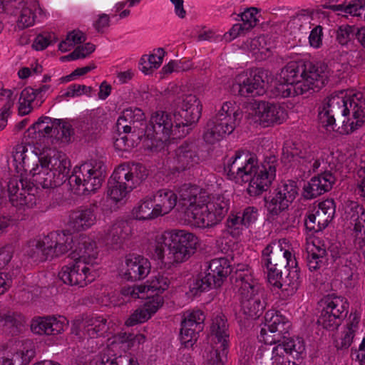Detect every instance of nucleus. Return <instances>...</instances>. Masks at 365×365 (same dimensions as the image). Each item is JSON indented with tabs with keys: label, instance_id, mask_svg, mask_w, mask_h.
Listing matches in <instances>:
<instances>
[{
	"label": "nucleus",
	"instance_id": "obj_1",
	"mask_svg": "<svg viewBox=\"0 0 365 365\" xmlns=\"http://www.w3.org/2000/svg\"><path fill=\"white\" fill-rule=\"evenodd\" d=\"M13 160L18 173L29 171L33 190L34 187L52 188L61 185V180L55 178V174L47 165H43L41 158L34 152L32 146L23 143L16 145L13 151Z\"/></svg>",
	"mask_w": 365,
	"mask_h": 365
},
{
	"label": "nucleus",
	"instance_id": "obj_2",
	"mask_svg": "<svg viewBox=\"0 0 365 365\" xmlns=\"http://www.w3.org/2000/svg\"><path fill=\"white\" fill-rule=\"evenodd\" d=\"M141 109L134 107L125 109L116 122L118 137L114 146L118 150L128 151L136 147L140 141L144 143L145 123Z\"/></svg>",
	"mask_w": 365,
	"mask_h": 365
},
{
	"label": "nucleus",
	"instance_id": "obj_3",
	"mask_svg": "<svg viewBox=\"0 0 365 365\" xmlns=\"http://www.w3.org/2000/svg\"><path fill=\"white\" fill-rule=\"evenodd\" d=\"M148 175L147 169L140 163L120 165L108 180V195L114 202H120L140 185Z\"/></svg>",
	"mask_w": 365,
	"mask_h": 365
},
{
	"label": "nucleus",
	"instance_id": "obj_4",
	"mask_svg": "<svg viewBox=\"0 0 365 365\" xmlns=\"http://www.w3.org/2000/svg\"><path fill=\"white\" fill-rule=\"evenodd\" d=\"M242 116V112L235 103H224L218 113L207 121L203 133L205 141L214 144L231 134Z\"/></svg>",
	"mask_w": 365,
	"mask_h": 365
},
{
	"label": "nucleus",
	"instance_id": "obj_5",
	"mask_svg": "<svg viewBox=\"0 0 365 365\" xmlns=\"http://www.w3.org/2000/svg\"><path fill=\"white\" fill-rule=\"evenodd\" d=\"M73 246V235L68 231L58 230L34 241L29 255L34 261L43 262L66 254Z\"/></svg>",
	"mask_w": 365,
	"mask_h": 365
},
{
	"label": "nucleus",
	"instance_id": "obj_6",
	"mask_svg": "<svg viewBox=\"0 0 365 365\" xmlns=\"http://www.w3.org/2000/svg\"><path fill=\"white\" fill-rule=\"evenodd\" d=\"M106 175V166L102 161H91L76 167L68 182L78 195H88L98 190Z\"/></svg>",
	"mask_w": 365,
	"mask_h": 365
},
{
	"label": "nucleus",
	"instance_id": "obj_7",
	"mask_svg": "<svg viewBox=\"0 0 365 365\" xmlns=\"http://www.w3.org/2000/svg\"><path fill=\"white\" fill-rule=\"evenodd\" d=\"M29 135L38 141L46 140L52 145L68 143L73 135L71 124L61 119L51 118L48 116H41L27 130Z\"/></svg>",
	"mask_w": 365,
	"mask_h": 365
},
{
	"label": "nucleus",
	"instance_id": "obj_8",
	"mask_svg": "<svg viewBox=\"0 0 365 365\" xmlns=\"http://www.w3.org/2000/svg\"><path fill=\"white\" fill-rule=\"evenodd\" d=\"M162 238L165 245L168 246V258L175 263L187 260L195 253L199 244L198 237L185 230L165 231Z\"/></svg>",
	"mask_w": 365,
	"mask_h": 365
},
{
	"label": "nucleus",
	"instance_id": "obj_9",
	"mask_svg": "<svg viewBox=\"0 0 365 365\" xmlns=\"http://www.w3.org/2000/svg\"><path fill=\"white\" fill-rule=\"evenodd\" d=\"M182 129V126H176L172 115L163 110L153 113L148 123L145 125L144 133V145L148 148L158 146V143H165L173 136V138H180L175 135V130Z\"/></svg>",
	"mask_w": 365,
	"mask_h": 365
},
{
	"label": "nucleus",
	"instance_id": "obj_10",
	"mask_svg": "<svg viewBox=\"0 0 365 365\" xmlns=\"http://www.w3.org/2000/svg\"><path fill=\"white\" fill-rule=\"evenodd\" d=\"M285 240L272 242L262 251V262L268 269V281L277 278L283 269L297 265L295 256L286 248Z\"/></svg>",
	"mask_w": 365,
	"mask_h": 365
},
{
	"label": "nucleus",
	"instance_id": "obj_11",
	"mask_svg": "<svg viewBox=\"0 0 365 365\" xmlns=\"http://www.w3.org/2000/svg\"><path fill=\"white\" fill-rule=\"evenodd\" d=\"M175 104L176 108L173 113L176 126H182V129L177 128L175 135L185 137L200 118L202 105L196 96L192 94L183 95L178 98Z\"/></svg>",
	"mask_w": 365,
	"mask_h": 365
},
{
	"label": "nucleus",
	"instance_id": "obj_12",
	"mask_svg": "<svg viewBox=\"0 0 365 365\" xmlns=\"http://www.w3.org/2000/svg\"><path fill=\"white\" fill-rule=\"evenodd\" d=\"M264 327L261 329L258 336L265 344H284L287 339H302L289 337L290 322L279 312L269 310L265 313Z\"/></svg>",
	"mask_w": 365,
	"mask_h": 365
},
{
	"label": "nucleus",
	"instance_id": "obj_13",
	"mask_svg": "<svg viewBox=\"0 0 365 365\" xmlns=\"http://www.w3.org/2000/svg\"><path fill=\"white\" fill-rule=\"evenodd\" d=\"M348 98L344 96V93L332 94L327 97L321 107L319 108V120L320 123L327 130H341V128H336V121H341L342 118L348 115Z\"/></svg>",
	"mask_w": 365,
	"mask_h": 365
},
{
	"label": "nucleus",
	"instance_id": "obj_14",
	"mask_svg": "<svg viewBox=\"0 0 365 365\" xmlns=\"http://www.w3.org/2000/svg\"><path fill=\"white\" fill-rule=\"evenodd\" d=\"M322 310L317 323L324 329L334 330L346 317L349 303L346 298L335 294H329L322 301Z\"/></svg>",
	"mask_w": 365,
	"mask_h": 365
},
{
	"label": "nucleus",
	"instance_id": "obj_15",
	"mask_svg": "<svg viewBox=\"0 0 365 365\" xmlns=\"http://www.w3.org/2000/svg\"><path fill=\"white\" fill-rule=\"evenodd\" d=\"M277 160L275 156L266 158L261 165L257 160L253 171L250 173L247 182V192L251 196H258L272 185L276 177Z\"/></svg>",
	"mask_w": 365,
	"mask_h": 365
},
{
	"label": "nucleus",
	"instance_id": "obj_16",
	"mask_svg": "<svg viewBox=\"0 0 365 365\" xmlns=\"http://www.w3.org/2000/svg\"><path fill=\"white\" fill-rule=\"evenodd\" d=\"M213 351L210 352V361L212 364L220 365L226 359L228 353L230 332L227 319L224 315H217L210 326Z\"/></svg>",
	"mask_w": 365,
	"mask_h": 365
},
{
	"label": "nucleus",
	"instance_id": "obj_17",
	"mask_svg": "<svg viewBox=\"0 0 365 365\" xmlns=\"http://www.w3.org/2000/svg\"><path fill=\"white\" fill-rule=\"evenodd\" d=\"M237 289L243 313L248 317L257 319L264 312L266 303L263 298V289L257 282H249Z\"/></svg>",
	"mask_w": 365,
	"mask_h": 365
},
{
	"label": "nucleus",
	"instance_id": "obj_18",
	"mask_svg": "<svg viewBox=\"0 0 365 365\" xmlns=\"http://www.w3.org/2000/svg\"><path fill=\"white\" fill-rule=\"evenodd\" d=\"M298 194L297 182L294 180L281 182L269 200H265V207L269 217L274 219L287 210Z\"/></svg>",
	"mask_w": 365,
	"mask_h": 365
},
{
	"label": "nucleus",
	"instance_id": "obj_19",
	"mask_svg": "<svg viewBox=\"0 0 365 365\" xmlns=\"http://www.w3.org/2000/svg\"><path fill=\"white\" fill-rule=\"evenodd\" d=\"M257 160L256 156L250 153L238 150L225 163L224 171L230 180L247 182Z\"/></svg>",
	"mask_w": 365,
	"mask_h": 365
},
{
	"label": "nucleus",
	"instance_id": "obj_20",
	"mask_svg": "<svg viewBox=\"0 0 365 365\" xmlns=\"http://www.w3.org/2000/svg\"><path fill=\"white\" fill-rule=\"evenodd\" d=\"M283 155L287 158L291 157L299 164L304 173L315 172L321 164L314 151L307 143H286L283 148Z\"/></svg>",
	"mask_w": 365,
	"mask_h": 365
},
{
	"label": "nucleus",
	"instance_id": "obj_21",
	"mask_svg": "<svg viewBox=\"0 0 365 365\" xmlns=\"http://www.w3.org/2000/svg\"><path fill=\"white\" fill-rule=\"evenodd\" d=\"M304 351L303 339H287L273 348L272 365H297Z\"/></svg>",
	"mask_w": 365,
	"mask_h": 365
},
{
	"label": "nucleus",
	"instance_id": "obj_22",
	"mask_svg": "<svg viewBox=\"0 0 365 365\" xmlns=\"http://www.w3.org/2000/svg\"><path fill=\"white\" fill-rule=\"evenodd\" d=\"M268 83V71L257 68L250 71L248 76L244 79L239 78L233 84V91L245 97L262 96L265 93L266 84Z\"/></svg>",
	"mask_w": 365,
	"mask_h": 365
},
{
	"label": "nucleus",
	"instance_id": "obj_23",
	"mask_svg": "<svg viewBox=\"0 0 365 365\" xmlns=\"http://www.w3.org/2000/svg\"><path fill=\"white\" fill-rule=\"evenodd\" d=\"M93 272L94 270L85 262L75 259L72 263L61 268L58 277L65 284L84 287L94 280Z\"/></svg>",
	"mask_w": 365,
	"mask_h": 365
},
{
	"label": "nucleus",
	"instance_id": "obj_24",
	"mask_svg": "<svg viewBox=\"0 0 365 365\" xmlns=\"http://www.w3.org/2000/svg\"><path fill=\"white\" fill-rule=\"evenodd\" d=\"M23 172L11 176L7 182L8 192L10 201L16 207L30 206L34 199L33 186L23 177Z\"/></svg>",
	"mask_w": 365,
	"mask_h": 365
},
{
	"label": "nucleus",
	"instance_id": "obj_25",
	"mask_svg": "<svg viewBox=\"0 0 365 365\" xmlns=\"http://www.w3.org/2000/svg\"><path fill=\"white\" fill-rule=\"evenodd\" d=\"M349 114L351 118L343 119L339 133L349 134L361 128L365 123V97L358 92L348 97Z\"/></svg>",
	"mask_w": 365,
	"mask_h": 365
},
{
	"label": "nucleus",
	"instance_id": "obj_26",
	"mask_svg": "<svg viewBox=\"0 0 365 365\" xmlns=\"http://www.w3.org/2000/svg\"><path fill=\"white\" fill-rule=\"evenodd\" d=\"M306 70L303 74L302 83H298L302 95L312 91H318L328 81L327 66L324 64L305 63Z\"/></svg>",
	"mask_w": 365,
	"mask_h": 365
},
{
	"label": "nucleus",
	"instance_id": "obj_27",
	"mask_svg": "<svg viewBox=\"0 0 365 365\" xmlns=\"http://www.w3.org/2000/svg\"><path fill=\"white\" fill-rule=\"evenodd\" d=\"M43 165H47L49 170L61 181V185L69 178L71 163L66 155L56 149H49L42 157Z\"/></svg>",
	"mask_w": 365,
	"mask_h": 365
},
{
	"label": "nucleus",
	"instance_id": "obj_28",
	"mask_svg": "<svg viewBox=\"0 0 365 365\" xmlns=\"http://www.w3.org/2000/svg\"><path fill=\"white\" fill-rule=\"evenodd\" d=\"M255 117L264 127L282 123L287 117L285 109L277 104L259 101L255 109Z\"/></svg>",
	"mask_w": 365,
	"mask_h": 365
},
{
	"label": "nucleus",
	"instance_id": "obj_29",
	"mask_svg": "<svg viewBox=\"0 0 365 365\" xmlns=\"http://www.w3.org/2000/svg\"><path fill=\"white\" fill-rule=\"evenodd\" d=\"M114 323L108 317L103 315L92 314L85 317L81 321L83 334L91 339L105 337L111 334Z\"/></svg>",
	"mask_w": 365,
	"mask_h": 365
},
{
	"label": "nucleus",
	"instance_id": "obj_30",
	"mask_svg": "<svg viewBox=\"0 0 365 365\" xmlns=\"http://www.w3.org/2000/svg\"><path fill=\"white\" fill-rule=\"evenodd\" d=\"M336 181V178L329 171H326L310 179L304 184L303 196L311 200L329 191Z\"/></svg>",
	"mask_w": 365,
	"mask_h": 365
},
{
	"label": "nucleus",
	"instance_id": "obj_31",
	"mask_svg": "<svg viewBox=\"0 0 365 365\" xmlns=\"http://www.w3.org/2000/svg\"><path fill=\"white\" fill-rule=\"evenodd\" d=\"M286 269L288 273L284 277H282V274H279L277 278L274 277V280L268 281L272 286L281 289V294L284 299L293 296L301 284L300 269L297 262L296 266L287 267Z\"/></svg>",
	"mask_w": 365,
	"mask_h": 365
},
{
	"label": "nucleus",
	"instance_id": "obj_32",
	"mask_svg": "<svg viewBox=\"0 0 365 365\" xmlns=\"http://www.w3.org/2000/svg\"><path fill=\"white\" fill-rule=\"evenodd\" d=\"M200 161L199 147L195 142L185 141L175 150V163L178 170H185Z\"/></svg>",
	"mask_w": 365,
	"mask_h": 365
},
{
	"label": "nucleus",
	"instance_id": "obj_33",
	"mask_svg": "<svg viewBox=\"0 0 365 365\" xmlns=\"http://www.w3.org/2000/svg\"><path fill=\"white\" fill-rule=\"evenodd\" d=\"M97 209V204L92 203L89 207L73 211L69 215V227L76 232L89 229L96 222Z\"/></svg>",
	"mask_w": 365,
	"mask_h": 365
},
{
	"label": "nucleus",
	"instance_id": "obj_34",
	"mask_svg": "<svg viewBox=\"0 0 365 365\" xmlns=\"http://www.w3.org/2000/svg\"><path fill=\"white\" fill-rule=\"evenodd\" d=\"M65 319L59 317H38L32 319L31 322V330L32 332L39 335H57L64 331L66 324Z\"/></svg>",
	"mask_w": 365,
	"mask_h": 365
},
{
	"label": "nucleus",
	"instance_id": "obj_35",
	"mask_svg": "<svg viewBox=\"0 0 365 365\" xmlns=\"http://www.w3.org/2000/svg\"><path fill=\"white\" fill-rule=\"evenodd\" d=\"M150 263L148 259L140 255H129L125 259L124 278L135 281L144 279L149 274Z\"/></svg>",
	"mask_w": 365,
	"mask_h": 365
},
{
	"label": "nucleus",
	"instance_id": "obj_36",
	"mask_svg": "<svg viewBox=\"0 0 365 365\" xmlns=\"http://www.w3.org/2000/svg\"><path fill=\"white\" fill-rule=\"evenodd\" d=\"M96 249V244L94 240L87 236H81L75 250L71 254V257L74 259L82 261L88 266L92 267L93 261L98 255Z\"/></svg>",
	"mask_w": 365,
	"mask_h": 365
},
{
	"label": "nucleus",
	"instance_id": "obj_37",
	"mask_svg": "<svg viewBox=\"0 0 365 365\" xmlns=\"http://www.w3.org/2000/svg\"><path fill=\"white\" fill-rule=\"evenodd\" d=\"M131 234V227L128 222H115L105 232L104 241L113 248L120 247Z\"/></svg>",
	"mask_w": 365,
	"mask_h": 365
},
{
	"label": "nucleus",
	"instance_id": "obj_38",
	"mask_svg": "<svg viewBox=\"0 0 365 365\" xmlns=\"http://www.w3.org/2000/svg\"><path fill=\"white\" fill-rule=\"evenodd\" d=\"M155 205V212L160 215L169 213L177 204L178 196L171 190L160 189L153 196Z\"/></svg>",
	"mask_w": 365,
	"mask_h": 365
},
{
	"label": "nucleus",
	"instance_id": "obj_39",
	"mask_svg": "<svg viewBox=\"0 0 365 365\" xmlns=\"http://www.w3.org/2000/svg\"><path fill=\"white\" fill-rule=\"evenodd\" d=\"M13 8V14L19 16L17 26L23 29L33 26L36 16L31 9L27 6V3L24 0H13L7 3L6 7Z\"/></svg>",
	"mask_w": 365,
	"mask_h": 365
},
{
	"label": "nucleus",
	"instance_id": "obj_40",
	"mask_svg": "<svg viewBox=\"0 0 365 365\" xmlns=\"http://www.w3.org/2000/svg\"><path fill=\"white\" fill-rule=\"evenodd\" d=\"M206 271L210 277L215 279V287H219L231 273L229 260L224 257L215 258L209 262Z\"/></svg>",
	"mask_w": 365,
	"mask_h": 365
},
{
	"label": "nucleus",
	"instance_id": "obj_41",
	"mask_svg": "<svg viewBox=\"0 0 365 365\" xmlns=\"http://www.w3.org/2000/svg\"><path fill=\"white\" fill-rule=\"evenodd\" d=\"M349 215L356 235L361 234L364 235V238L359 237L357 239L359 247L362 248L365 245V209L362 205L353 202L350 205Z\"/></svg>",
	"mask_w": 365,
	"mask_h": 365
},
{
	"label": "nucleus",
	"instance_id": "obj_42",
	"mask_svg": "<svg viewBox=\"0 0 365 365\" xmlns=\"http://www.w3.org/2000/svg\"><path fill=\"white\" fill-rule=\"evenodd\" d=\"M206 205L210 218L214 226L221 222L227 213L230 209V200L224 196L217 195Z\"/></svg>",
	"mask_w": 365,
	"mask_h": 365
},
{
	"label": "nucleus",
	"instance_id": "obj_43",
	"mask_svg": "<svg viewBox=\"0 0 365 365\" xmlns=\"http://www.w3.org/2000/svg\"><path fill=\"white\" fill-rule=\"evenodd\" d=\"M185 213L195 227L205 228L213 226L206 204H196L185 210Z\"/></svg>",
	"mask_w": 365,
	"mask_h": 365
},
{
	"label": "nucleus",
	"instance_id": "obj_44",
	"mask_svg": "<svg viewBox=\"0 0 365 365\" xmlns=\"http://www.w3.org/2000/svg\"><path fill=\"white\" fill-rule=\"evenodd\" d=\"M305 70V62L291 61L281 70L280 78L288 83L296 85L297 83H302Z\"/></svg>",
	"mask_w": 365,
	"mask_h": 365
},
{
	"label": "nucleus",
	"instance_id": "obj_45",
	"mask_svg": "<svg viewBox=\"0 0 365 365\" xmlns=\"http://www.w3.org/2000/svg\"><path fill=\"white\" fill-rule=\"evenodd\" d=\"M6 353L12 359L14 365H28L35 356V350L31 341L22 342L14 351Z\"/></svg>",
	"mask_w": 365,
	"mask_h": 365
},
{
	"label": "nucleus",
	"instance_id": "obj_46",
	"mask_svg": "<svg viewBox=\"0 0 365 365\" xmlns=\"http://www.w3.org/2000/svg\"><path fill=\"white\" fill-rule=\"evenodd\" d=\"M328 252L324 247L314 244L307 248V265L310 271L319 269L327 261Z\"/></svg>",
	"mask_w": 365,
	"mask_h": 365
},
{
	"label": "nucleus",
	"instance_id": "obj_47",
	"mask_svg": "<svg viewBox=\"0 0 365 365\" xmlns=\"http://www.w3.org/2000/svg\"><path fill=\"white\" fill-rule=\"evenodd\" d=\"M153 202L152 197L143 199L138 206L133 210V216L139 220H148L160 216L155 212V205Z\"/></svg>",
	"mask_w": 365,
	"mask_h": 365
},
{
	"label": "nucleus",
	"instance_id": "obj_48",
	"mask_svg": "<svg viewBox=\"0 0 365 365\" xmlns=\"http://www.w3.org/2000/svg\"><path fill=\"white\" fill-rule=\"evenodd\" d=\"M26 322L25 317L17 312H8L0 314V323L3 327L10 329L12 334H17Z\"/></svg>",
	"mask_w": 365,
	"mask_h": 365
},
{
	"label": "nucleus",
	"instance_id": "obj_49",
	"mask_svg": "<svg viewBox=\"0 0 365 365\" xmlns=\"http://www.w3.org/2000/svg\"><path fill=\"white\" fill-rule=\"evenodd\" d=\"M325 217L323 212H319L317 210L313 212H309L304 219L306 229L313 232L323 230L329 223L328 218H325Z\"/></svg>",
	"mask_w": 365,
	"mask_h": 365
},
{
	"label": "nucleus",
	"instance_id": "obj_50",
	"mask_svg": "<svg viewBox=\"0 0 365 365\" xmlns=\"http://www.w3.org/2000/svg\"><path fill=\"white\" fill-rule=\"evenodd\" d=\"M170 284V280L165 273H158L153 276L151 279L147 281L145 284L143 286L146 287L145 292L151 294H158L160 295L166 290Z\"/></svg>",
	"mask_w": 365,
	"mask_h": 365
},
{
	"label": "nucleus",
	"instance_id": "obj_51",
	"mask_svg": "<svg viewBox=\"0 0 365 365\" xmlns=\"http://www.w3.org/2000/svg\"><path fill=\"white\" fill-rule=\"evenodd\" d=\"M199 187L190 184L183 185L179 190V202L187 210L197 203Z\"/></svg>",
	"mask_w": 365,
	"mask_h": 365
},
{
	"label": "nucleus",
	"instance_id": "obj_52",
	"mask_svg": "<svg viewBox=\"0 0 365 365\" xmlns=\"http://www.w3.org/2000/svg\"><path fill=\"white\" fill-rule=\"evenodd\" d=\"M231 279L236 289H240L241 285L244 287L245 282L249 283L248 282H252V284L257 282V280L253 277L248 266L243 264L237 265L236 270L232 275Z\"/></svg>",
	"mask_w": 365,
	"mask_h": 365
},
{
	"label": "nucleus",
	"instance_id": "obj_53",
	"mask_svg": "<svg viewBox=\"0 0 365 365\" xmlns=\"http://www.w3.org/2000/svg\"><path fill=\"white\" fill-rule=\"evenodd\" d=\"M272 94L275 98H289L298 95H302V88L298 83L296 85H292L285 81L277 83L271 91Z\"/></svg>",
	"mask_w": 365,
	"mask_h": 365
},
{
	"label": "nucleus",
	"instance_id": "obj_54",
	"mask_svg": "<svg viewBox=\"0 0 365 365\" xmlns=\"http://www.w3.org/2000/svg\"><path fill=\"white\" fill-rule=\"evenodd\" d=\"M205 319V314L201 310H189L184 312L181 324L196 329V330H203Z\"/></svg>",
	"mask_w": 365,
	"mask_h": 365
},
{
	"label": "nucleus",
	"instance_id": "obj_55",
	"mask_svg": "<svg viewBox=\"0 0 365 365\" xmlns=\"http://www.w3.org/2000/svg\"><path fill=\"white\" fill-rule=\"evenodd\" d=\"M309 12L306 10H302L290 18L289 21L286 24L284 29L291 34H296L301 30L304 24L309 22Z\"/></svg>",
	"mask_w": 365,
	"mask_h": 365
},
{
	"label": "nucleus",
	"instance_id": "obj_56",
	"mask_svg": "<svg viewBox=\"0 0 365 365\" xmlns=\"http://www.w3.org/2000/svg\"><path fill=\"white\" fill-rule=\"evenodd\" d=\"M227 231L232 237L240 235L242 230L246 228L240 212H231L226 221Z\"/></svg>",
	"mask_w": 365,
	"mask_h": 365
},
{
	"label": "nucleus",
	"instance_id": "obj_57",
	"mask_svg": "<svg viewBox=\"0 0 365 365\" xmlns=\"http://www.w3.org/2000/svg\"><path fill=\"white\" fill-rule=\"evenodd\" d=\"M202 331V330H196V329L181 324V343L186 348L192 347L197 341V334Z\"/></svg>",
	"mask_w": 365,
	"mask_h": 365
},
{
	"label": "nucleus",
	"instance_id": "obj_58",
	"mask_svg": "<svg viewBox=\"0 0 365 365\" xmlns=\"http://www.w3.org/2000/svg\"><path fill=\"white\" fill-rule=\"evenodd\" d=\"M143 299H146L143 307L146 308L152 315L155 314L163 304V298L158 294H151L145 292Z\"/></svg>",
	"mask_w": 365,
	"mask_h": 365
},
{
	"label": "nucleus",
	"instance_id": "obj_59",
	"mask_svg": "<svg viewBox=\"0 0 365 365\" xmlns=\"http://www.w3.org/2000/svg\"><path fill=\"white\" fill-rule=\"evenodd\" d=\"M354 26L344 24L340 26L336 31V41L341 45H346L355 34Z\"/></svg>",
	"mask_w": 365,
	"mask_h": 365
},
{
	"label": "nucleus",
	"instance_id": "obj_60",
	"mask_svg": "<svg viewBox=\"0 0 365 365\" xmlns=\"http://www.w3.org/2000/svg\"><path fill=\"white\" fill-rule=\"evenodd\" d=\"M356 266L351 262H346L344 265H342L339 269V275L342 280H344L346 286H351V282L355 279L356 277Z\"/></svg>",
	"mask_w": 365,
	"mask_h": 365
},
{
	"label": "nucleus",
	"instance_id": "obj_61",
	"mask_svg": "<svg viewBox=\"0 0 365 365\" xmlns=\"http://www.w3.org/2000/svg\"><path fill=\"white\" fill-rule=\"evenodd\" d=\"M165 51L162 48H158L155 51V53L149 55L148 56H143L140 59L141 63L148 62L150 68H158L162 63L163 57L165 56Z\"/></svg>",
	"mask_w": 365,
	"mask_h": 365
},
{
	"label": "nucleus",
	"instance_id": "obj_62",
	"mask_svg": "<svg viewBox=\"0 0 365 365\" xmlns=\"http://www.w3.org/2000/svg\"><path fill=\"white\" fill-rule=\"evenodd\" d=\"M152 314L143 306L138 309L130 317L127 321V324L133 326L138 323H143L151 317Z\"/></svg>",
	"mask_w": 365,
	"mask_h": 365
},
{
	"label": "nucleus",
	"instance_id": "obj_63",
	"mask_svg": "<svg viewBox=\"0 0 365 365\" xmlns=\"http://www.w3.org/2000/svg\"><path fill=\"white\" fill-rule=\"evenodd\" d=\"M146 287L140 285L124 287L121 289V294L125 297H130L132 299L145 297Z\"/></svg>",
	"mask_w": 365,
	"mask_h": 365
},
{
	"label": "nucleus",
	"instance_id": "obj_64",
	"mask_svg": "<svg viewBox=\"0 0 365 365\" xmlns=\"http://www.w3.org/2000/svg\"><path fill=\"white\" fill-rule=\"evenodd\" d=\"M317 211L319 212H323L325 218H328L329 222L332 220L335 213V203L333 200H326L321 202Z\"/></svg>",
	"mask_w": 365,
	"mask_h": 365
}]
</instances>
